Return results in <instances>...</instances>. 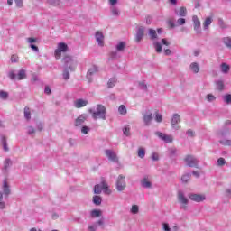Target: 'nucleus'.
Masks as SVG:
<instances>
[{
    "instance_id": "1",
    "label": "nucleus",
    "mask_w": 231,
    "mask_h": 231,
    "mask_svg": "<svg viewBox=\"0 0 231 231\" xmlns=\"http://www.w3.org/2000/svg\"><path fill=\"white\" fill-rule=\"evenodd\" d=\"M92 118L94 120H106V106L97 105V111L92 112Z\"/></svg>"
},
{
    "instance_id": "2",
    "label": "nucleus",
    "mask_w": 231,
    "mask_h": 231,
    "mask_svg": "<svg viewBox=\"0 0 231 231\" xmlns=\"http://www.w3.org/2000/svg\"><path fill=\"white\" fill-rule=\"evenodd\" d=\"M102 189L105 191V194H111V189H109V185L106 182V180L102 179L101 187L99 184L95 185L94 194H101Z\"/></svg>"
},
{
    "instance_id": "3",
    "label": "nucleus",
    "mask_w": 231,
    "mask_h": 231,
    "mask_svg": "<svg viewBox=\"0 0 231 231\" xmlns=\"http://www.w3.org/2000/svg\"><path fill=\"white\" fill-rule=\"evenodd\" d=\"M68 51V45L64 42H60L58 44V49L55 50V57L56 59H60L62 57V52L66 53Z\"/></svg>"
},
{
    "instance_id": "4",
    "label": "nucleus",
    "mask_w": 231,
    "mask_h": 231,
    "mask_svg": "<svg viewBox=\"0 0 231 231\" xmlns=\"http://www.w3.org/2000/svg\"><path fill=\"white\" fill-rule=\"evenodd\" d=\"M177 198H178L179 203L182 205L181 208H183V210H187V205H189V199L185 197V194H183L182 191L178 192Z\"/></svg>"
},
{
    "instance_id": "5",
    "label": "nucleus",
    "mask_w": 231,
    "mask_h": 231,
    "mask_svg": "<svg viewBox=\"0 0 231 231\" xmlns=\"http://www.w3.org/2000/svg\"><path fill=\"white\" fill-rule=\"evenodd\" d=\"M125 177L124 175H119L116 180V189L118 192H122L123 190H125Z\"/></svg>"
},
{
    "instance_id": "6",
    "label": "nucleus",
    "mask_w": 231,
    "mask_h": 231,
    "mask_svg": "<svg viewBox=\"0 0 231 231\" xmlns=\"http://www.w3.org/2000/svg\"><path fill=\"white\" fill-rule=\"evenodd\" d=\"M184 162L187 163L188 167H197L198 160L194 158L192 155H187L184 159Z\"/></svg>"
},
{
    "instance_id": "7",
    "label": "nucleus",
    "mask_w": 231,
    "mask_h": 231,
    "mask_svg": "<svg viewBox=\"0 0 231 231\" xmlns=\"http://www.w3.org/2000/svg\"><path fill=\"white\" fill-rule=\"evenodd\" d=\"M189 198L191 199V201H195L196 203H201V201H205L206 199L205 195L196 193L189 194Z\"/></svg>"
},
{
    "instance_id": "8",
    "label": "nucleus",
    "mask_w": 231,
    "mask_h": 231,
    "mask_svg": "<svg viewBox=\"0 0 231 231\" xmlns=\"http://www.w3.org/2000/svg\"><path fill=\"white\" fill-rule=\"evenodd\" d=\"M105 154L108 157L110 162H114L115 163L118 162V157L116 156V153H115V152L112 150H106Z\"/></svg>"
},
{
    "instance_id": "9",
    "label": "nucleus",
    "mask_w": 231,
    "mask_h": 231,
    "mask_svg": "<svg viewBox=\"0 0 231 231\" xmlns=\"http://www.w3.org/2000/svg\"><path fill=\"white\" fill-rule=\"evenodd\" d=\"M193 24H194V30L197 33H201V22L199 21V18H198L196 15L192 17Z\"/></svg>"
},
{
    "instance_id": "10",
    "label": "nucleus",
    "mask_w": 231,
    "mask_h": 231,
    "mask_svg": "<svg viewBox=\"0 0 231 231\" xmlns=\"http://www.w3.org/2000/svg\"><path fill=\"white\" fill-rule=\"evenodd\" d=\"M181 121V117L178 114H174L171 118V127L173 129H180V126H178V124Z\"/></svg>"
},
{
    "instance_id": "11",
    "label": "nucleus",
    "mask_w": 231,
    "mask_h": 231,
    "mask_svg": "<svg viewBox=\"0 0 231 231\" xmlns=\"http://www.w3.org/2000/svg\"><path fill=\"white\" fill-rule=\"evenodd\" d=\"M157 136L161 138V140H163L166 143H172V136L167 135L162 132H157L156 133Z\"/></svg>"
},
{
    "instance_id": "12",
    "label": "nucleus",
    "mask_w": 231,
    "mask_h": 231,
    "mask_svg": "<svg viewBox=\"0 0 231 231\" xmlns=\"http://www.w3.org/2000/svg\"><path fill=\"white\" fill-rule=\"evenodd\" d=\"M86 106H88V100L86 99H76L74 101V106L76 107V109L86 107Z\"/></svg>"
},
{
    "instance_id": "13",
    "label": "nucleus",
    "mask_w": 231,
    "mask_h": 231,
    "mask_svg": "<svg viewBox=\"0 0 231 231\" xmlns=\"http://www.w3.org/2000/svg\"><path fill=\"white\" fill-rule=\"evenodd\" d=\"M86 120H88V116L86 114H82L81 116H79L75 121L76 127H79V125H82V124H84Z\"/></svg>"
},
{
    "instance_id": "14",
    "label": "nucleus",
    "mask_w": 231,
    "mask_h": 231,
    "mask_svg": "<svg viewBox=\"0 0 231 231\" xmlns=\"http://www.w3.org/2000/svg\"><path fill=\"white\" fill-rule=\"evenodd\" d=\"M96 41L98 42L99 46H104V34L97 31L96 32Z\"/></svg>"
},
{
    "instance_id": "15",
    "label": "nucleus",
    "mask_w": 231,
    "mask_h": 231,
    "mask_svg": "<svg viewBox=\"0 0 231 231\" xmlns=\"http://www.w3.org/2000/svg\"><path fill=\"white\" fill-rule=\"evenodd\" d=\"M62 62L66 64V66H69L70 69H73L71 67L73 66V59L70 56H65L62 59Z\"/></svg>"
},
{
    "instance_id": "16",
    "label": "nucleus",
    "mask_w": 231,
    "mask_h": 231,
    "mask_svg": "<svg viewBox=\"0 0 231 231\" xmlns=\"http://www.w3.org/2000/svg\"><path fill=\"white\" fill-rule=\"evenodd\" d=\"M142 39H143V27H139V29L137 30L135 41L136 42H140Z\"/></svg>"
},
{
    "instance_id": "17",
    "label": "nucleus",
    "mask_w": 231,
    "mask_h": 231,
    "mask_svg": "<svg viewBox=\"0 0 231 231\" xmlns=\"http://www.w3.org/2000/svg\"><path fill=\"white\" fill-rule=\"evenodd\" d=\"M3 192L5 196H10V186H8V182L4 180V185H3Z\"/></svg>"
},
{
    "instance_id": "18",
    "label": "nucleus",
    "mask_w": 231,
    "mask_h": 231,
    "mask_svg": "<svg viewBox=\"0 0 231 231\" xmlns=\"http://www.w3.org/2000/svg\"><path fill=\"white\" fill-rule=\"evenodd\" d=\"M176 15H179L180 17H186L187 16V8L185 7H180L179 9V12L175 10Z\"/></svg>"
},
{
    "instance_id": "19",
    "label": "nucleus",
    "mask_w": 231,
    "mask_h": 231,
    "mask_svg": "<svg viewBox=\"0 0 231 231\" xmlns=\"http://www.w3.org/2000/svg\"><path fill=\"white\" fill-rule=\"evenodd\" d=\"M212 24V17H207L203 23L204 30H208V26Z\"/></svg>"
},
{
    "instance_id": "20",
    "label": "nucleus",
    "mask_w": 231,
    "mask_h": 231,
    "mask_svg": "<svg viewBox=\"0 0 231 231\" xmlns=\"http://www.w3.org/2000/svg\"><path fill=\"white\" fill-rule=\"evenodd\" d=\"M23 113H24V118H26L27 120L32 119V111H30V107L25 106Z\"/></svg>"
},
{
    "instance_id": "21",
    "label": "nucleus",
    "mask_w": 231,
    "mask_h": 231,
    "mask_svg": "<svg viewBox=\"0 0 231 231\" xmlns=\"http://www.w3.org/2000/svg\"><path fill=\"white\" fill-rule=\"evenodd\" d=\"M152 120V115L151 113L143 116V122L146 125H149Z\"/></svg>"
},
{
    "instance_id": "22",
    "label": "nucleus",
    "mask_w": 231,
    "mask_h": 231,
    "mask_svg": "<svg viewBox=\"0 0 231 231\" xmlns=\"http://www.w3.org/2000/svg\"><path fill=\"white\" fill-rule=\"evenodd\" d=\"M189 68H190L191 71H193V73L199 72V65L196 62L191 63Z\"/></svg>"
},
{
    "instance_id": "23",
    "label": "nucleus",
    "mask_w": 231,
    "mask_h": 231,
    "mask_svg": "<svg viewBox=\"0 0 231 231\" xmlns=\"http://www.w3.org/2000/svg\"><path fill=\"white\" fill-rule=\"evenodd\" d=\"M142 187H144L145 189H151L152 184L151 181H149V180H147V178H144L142 181H141Z\"/></svg>"
},
{
    "instance_id": "24",
    "label": "nucleus",
    "mask_w": 231,
    "mask_h": 231,
    "mask_svg": "<svg viewBox=\"0 0 231 231\" xmlns=\"http://www.w3.org/2000/svg\"><path fill=\"white\" fill-rule=\"evenodd\" d=\"M149 36L152 41H154V39H158V34L156 33V30L149 29Z\"/></svg>"
},
{
    "instance_id": "25",
    "label": "nucleus",
    "mask_w": 231,
    "mask_h": 231,
    "mask_svg": "<svg viewBox=\"0 0 231 231\" xmlns=\"http://www.w3.org/2000/svg\"><path fill=\"white\" fill-rule=\"evenodd\" d=\"M24 79H26V71L24 69H21L18 72L17 79L18 80H24Z\"/></svg>"
},
{
    "instance_id": "26",
    "label": "nucleus",
    "mask_w": 231,
    "mask_h": 231,
    "mask_svg": "<svg viewBox=\"0 0 231 231\" xmlns=\"http://www.w3.org/2000/svg\"><path fill=\"white\" fill-rule=\"evenodd\" d=\"M222 73H228V71H230V66L226 63H222L220 65Z\"/></svg>"
},
{
    "instance_id": "27",
    "label": "nucleus",
    "mask_w": 231,
    "mask_h": 231,
    "mask_svg": "<svg viewBox=\"0 0 231 231\" xmlns=\"http://www.w3.org/2000/svg\"><path fill=\"white\" fill-rule=\"evenodd\" d=\"M93 203L94 205H102V197L97 195L94 196Z\"/></svg>"
},
{
    "instance_id": "28",
    "label": "nucleus",
    "mask_w": 231,
    "mask_h": 231,
    "mask_svg": "<svg viewBox=\"0 0 231 231\" xmlns=\"http://www.w3.org/2000/svg\"><path fill=\"white\" fill-rule=\"evenodd\" d=\"M137 155L139 158H142V159L145 158V149L140 147L137 151Z\"/></svg>"
},
{
    "instance_id": "29",
    "label": "nucleus",
    "mask_w": 231,
    "mask_h": 231,
    "mask_svg": "<svg viewBox=\"0 0 231 231\" xmlns=\"http://www.w3.org/2000/svg\"><path fill=\"white\" fill-rule=\"evenodd\" d=\"M91 216L93 217H100V216H102V211L98 209H94L91 211Z\"/></svg>"
},
{
    "instance_id": "30",
    "label": "nucleus",
    "mask_w": 231,
    "mask_h": 231,
    "mask_svg": "<svg viewBox=\"0 0 231 231\" xmlns=\"http://www.w3.org/2000/svg\"><path fill=\"white\" fill-rule=\"evenodd\" d=\"M116 85V79H115V78L110 79L107 82V86L109 88H115Z\"/></svg>"
},
{
    "instance_id": "31",
    "label": "nucleus",
    "mask_w": 231,
    "mask_h": 231,
    "mask_svg": "<svg viewBox=\"0 0 231 231\" xmlns=\"http://www.w3.org/2000/svg\"><path fill=\"white\" fill-rule=\"evenodd\" d=\"M125 48V42H120L117 45H116V50L117 51H124Z\"/></svg>"
},
{
    "instance_id": "32",
    "label": "nucleus",
    "mask_w": 231,
    "mask_h": 231,
    "mask_svg": "<svg viewBox=\"0 0 231 231\" xmlns=\"http://www.w3.org/2000/svg\"><path fill=\"white\" fill-rule=\"evenodd\" d=\"M95 73H98V68H97L96 66H93L88 69V75H95Z\"/></svg>"
},
{
    "instance_id": "33",
    "label": "nucleus",
    "mask_w": 231,
    "mask_h": 231,
    "mask_svg": "<svg viewBox=\"0 0 231 231\" xmlns=\"http://www.w3.org/2000/svg\"><path fill=\"white\" fill-rule=\"evenodd\" d=\"M120 115H127V108H125V106L121 105L118 108Z\"/></svg>"
},
{
    "instance_id": "34",
    "label": "nucleus",
    "mask_w": 231,
    "mask_h": 231,
    "mask_svg": "<svg viewBox=\"0 0 231 231\" xmlns=\"http://www.w3.org/2000/svg\"><path fill=\"white\" fill-rule=\"evenodd\" d=\"M123 133L125 136H131V127L125 126L123 129Z\"/></svg>"
},
{
    "instance_id": "35",
    "label": "nucleus",
    "mask_w": 231,
    "mask_h": 231,
    "mask_svg": "<svg viewBox=\"0 0 231 231\" xmlns=\"http://www.w3.org/2000/svg\"><path fill=\"white\" fill-rule=\"evenodd\" d=\"M226 163V161H225V158L220 157L217 161V165H218V167H223V165H225Z\"/></svg>"
},
{
    "instance_id": "36",
    "label": "nucleus",
    "mask_w": 231,
    "mask_h": 231,
    "mask_svg": "<svg viewBox=\"0 0 231 231\" xmlns=\"http://www.w3.org/2000/svg\"><path fill=\"white\" fill-rule=\"evenodd\" d=\"M190 180V174H185L181 177L182 183H188Z\"/></svg>"
},
{
    "instance_id": "37",
    "label": "nucleus",
    "mask_w": 231,
    "mask_h": 231,
    "mask_svg": "<svg viewBox=\"0 0 231 231\" xmlns=\"http://www.w3.org/2000/svg\"><path fill=\"white\" fill-rule=\"evenodd\" d=\"M2 143L4 151H5V152H8V144L6 143V137H2Z\"/></svg>"
},
{
    "instance_id": "38",
    "label": "nucleus",
    "mask_w": 231,
    "mask_h": 231,
    "mask_svg": "<svg viewBox=\"0 0 231 231\" xmlns=\"http://www.w3.org/2000/svg\"><path fill=\"white\" fill-rule=\"evenodd\" d=\"M167 24H168L169 28H171V29L176 28V23H174V20H172V19H168Z\"/></svg>"
},
{
    "instance_id": "39",
    "label": "nucleus",
    "mask_w": 231,
    "mask_h": 231,
    "mask_svg": "<svg viewBox=\"0 0 231 231\" xmlns=\"http://www.w3.org/2000/svg\"><path fill=\"white\" fill-rule=\"evenodd\" d=\"M224 43L227 48H231V38L230 37L224 38Z\"/></svg>"
},
{
    "instance_id": "40",
    "label": "nucleus",
    "mask_w": 231,
    "mask_h": 231,
    "mask_svg": "<svg viewBox=\"0 0 231 231\" xmlns=\"http://www.w3.org/2000/svg\"><path fill=\"white\" fill-rule=\"evenodd\" d=\"M219 143H221V145H225L226 147H230L231 145V140H222L219 141Z\"/></svg>"
},
{
    "instance_id": "41",
    "label": "nucleus",
    "mask_w": 231,
    "mask_h": 231,
    "mask_svg": "<svg viewBox=\"0 0 231 231\" xmlns=\"http://www.w3.org/2000/svg\"><path fill=\"white\" fill-rule=\"evenodd\" d=\"M217 88L218 91H223V89L225 88V84L223 83V81H218L217 83Z\"/></svg>"
},
{
    "instance_id": "42",
    "label": "nucleus",
    "mask_w": 231,
    "mask_h": 231,
    "mask_svg": "<svg viewBox=\"0 0 231 231\" xmlns=\"http://www.w3.org/2000/svg\"><path fill=\"white\" fill-rule=\"evenodd\" d=\"M154 46H155V50H156L157 53H162V43L155 42Z\"/></svg>"
},
{
    "instance_id": "43",
    "label": "nucleus",
    "mask_w": 231,
    "mask_h": 231,
    "mask_svg": "<svg viewBox=\"0 0 231 231\" xmlns=\"http://www.w3.org/2000/svg\"><path fill=\"white\" fill-rule=\"evenodd\" d=\"M185 23H187L185 18H179L177 20V26H183V24H185Z\"/></svg>"
},
{
    "instance_id": "44",
    "label": "nucleus",
    "mask_w": 231,
    "mask_h": 231,
    "mask_svg": "<svg viewBox=\"0 0 231 231\" xmlns=\"http://www.w3.org/2000/svg\"><path fill=\"white\" fill-rule=\"evenodd\" d=\"M6 207L5 201H3V193L0 192V209H4Z\"/></svg>"
},
{
    "instance_id": "45",
    "label": "nucleus",
    "mask_w": 231,
    "mask_h": 231,
    "mask_svg": "<svg viewBox=\"0 0 231 231\" xmlns=\"http://www.w3.org/2000/svg\"><path fill=\"white\" fill-rule=\"evenodd\" d=\"M12 165V161L10 159H6L4 162V169H8Z\"/></svg>"
},
{
    "instance_id": "46",
    "label": "nucleus",
    "mask_w": 231,
    "mask_h": 231,
    "mask_svg": "<svg viewBox=\"0 0 231 231\" xmlns=\"http://www.w3.org/2000/svg\"><path fill=\"white\" fill-rule=\"evenodd\" d=\"M224 100L226 104H231V95L227 94L224 97Z\"/></svg>"
},
{
    "instance_id": "47",
    "label": "nucleus",
    "mask_w": 231,
    "mask_h": 231,
    "mask_svg": "<svg viewBox=\"0 0 231 231\" xmlns=\"http://www.w3.org/2000/svg\"><path fill=\"white\" fill-rule=\"evenodd\" d=\"M27 134H35V128H33L32 126H28L27 127Z\"/></svg>"
},
{
    "instance_id": "48",
    "label": "nucleus",
    "mask_w": 231,
    "mask_h": 231,
    "mask_svg": "<svg viewBox=\"0 0 231 231\" xmlns=\"http://www.w3.org/2000/svg\"><path fill=\"white\" fill-rule=\"evenodd\" d=\"M138 211H139L138 206L136 205L132 206V209H131L132 214H138Z\"/></svg>"
},
{
    "instance_id": "49",
    "label": "nucleus",
    "mask_w": 231,
    "mask_h": 231,
    "mask_svg": "<svg viewBox=\"0 0 231 231\" xmlns=\"http://www.w3.org/2000/svg\"><path fill=\"white\" fill-rule=\"evenodd\" d=\"M0 98H4V99L8 98V92L0 91Z\"/></svg>"
},
{
    "instance_id": "50",
    "label": "nucleus",
    "mask_w": 231,
    "mask_h": 231,
    "mask_svg": "<svg viewBox=\"0 0 231 231\" xmlns=\"http://www.w3.org/2000/svg\"><path fill=\"white\" fill-rule=\"evenodd\" d=\"M11 62H19V56L14 54L11 56Z\"/></svg>"
},
{
    "instance_id": "51",
    "label": "nucleus",
    "mask_w": 231,
    "mask_h": 231,
    "mask_svg": "<svg viewBox=\"0 0 231 231\" xmlns=\"http://www.w3.org/2000/svg\"><path fill=\"white\" fill-rule=\"evenodd\" d=\"M207 98H208V102H214V100H216V97H214V95H212V94H208L207 96Z\"/></svg>"
},
{
    "instance_id": "52",
    "label": "nucleus",
    "mask_w": 231,
    "mask_h": 231,
    "mask_svg": "<svg viewBox=\"0 0 231 231\" xmlns=\"http://www.w3.org/2000/svg\"><path fill=\"white\" fill-rule=\"evenodd\" d=\"M63 79L65 80H69V71L64 70V72H63Z\"/></svg>"
},
{
    "instance_id": "53",
    "label": "nucleus",
    "mask_w": 231,
    "mask_h": 231,
    "mask_svg": "<svg viewBox=\"0 0 231 231\" xmlns=\"http://www.w3.org/2000/svg\"><path fill=\"white\" fill-rule=\"evenodd\" d=\"M88 132H89V127H88V126H83V127L81 128V133H82L83 134H88Z\"/></svg>"
},
{
    "instance_id": "54",
    "label": "nucleus",
    "mask_w": 231,
    "mask_h": 231,
    "mask_svg": "<svg viewBox=\"0 0 231 231\" xmlns=\"http://www.w3.org/2000/svg\"><path fill=\"white\" fill-rule=\"evenodd\" d=\"M152 160H153V162H158V160H160L158 153H152Z\"/></svg>"
},
{
    "instance_id": "55",
    "label": "nucleus",
    "mask_w": 231,
    "mask_h": 231,
    "mask_svg": "<svg viewBox=\"0 0 231 231\" xmlns=\"http://www.w3.org/2000/svg\"><path fill=\"white\" fill-rule=\"evenodd\" d=\"M15 3L18 8H23V0H15Z\"/></svg>"
},
{
    "instance_id": "56",
    "label": "nucleus",
    "mask_w": 231,
    "mask_h": 231,
    "mask_svg": "<svg viewBox=\"0 0 231 231\" xmlns=\"http://www.w3.org/2000/svg\"><path fill=\"white\" fill-rule=\"evenodd\" d=\"M155 120H156V122H162V115L156 114Z\"/></svg>"
},
{
    "instance_id": "57",
    "label": "nucleus",
    "mask_w": 231,
    "mask_h": 231,
    "mask_svg": "<svg viewBox=\"0 0 231 231\" xmlns=\"http://www.w3.org/2000/svg\"><path fill=\"white\" fill-rule=\"evenodd\" d=\"M27 42H28L30 44H33V42H37V39H35V38H28V39H27Z\"/></svg>"
},
{
    "instance_id": "58",
    "label": "nucleus",
    "mask_w": 231,
    "mask_h": 231,
    "mask_svg": "<svg viewBox=\"0 0 231 231\" xmlns=\"http://www.w3.org/2000/svg\"><path fill=\"white\" fill-rule=\"evenodd\" d=\"M49 5H59V0H47Z\"/></svg>"
},
{
    "instance_id": "59",
    "label": "nucleus",
    "mask_w": 231,
    "mask_h": 231,
    "mask_svg": "<svg viewBox=\"0 0 231 231\" xmlns=\"http://www.w3.org/2000/svg\"><path fill=\"white\" fill-rule=\"evenodd\" d=\"M218 24L220 27L225 28V22H223V19H218Z\"/></svg>"
},
{
    "instance_id": "60",
    "label": "nucleus",
    "mask_w": 231,
    "mask_h": 231,
    "mask_svg": "<svg viewBox=\"0 0 231 231\" xmlns=\"http://www.w3.org/2000/svg\"><path fill=\"white\" fill-rule=\"evenodd\" d=\"M163 230L164 231H171V227H169V224H163Z\"/></svg>"
},
{
    "instance_id": "61",
    "label": "nucleus",
    "mask_w": 231,
    "mask_h": 231,
    "mask_svg": "<svg viewBox=\"0 0 231 231\" xmlns=\"http://www.w3.org/2000/svg\"><path fill=\"white\" fill-rule=\"evenodd\" d=\"M9 79H11L12 80H14V79H15V73L14 71H11L9 73Z\"/></svg>"
},
{
    "instance_id": "62",
    "label": "nucleus",
    "mask_w": 231,
    "mask_h": 231,
    "mask_svg": "<svg viewBox=\"0 0 231 231\" xmlns=\"http://www.w3.org/2000/svg\"><path fill=\"white\" fill-rule=\"evenodd\" d=\"M31 48H32V50H33L34 51H39V47H37V46L34 45V44H31Z\"/></svg>"
},
{
    "instance_id": "63",
    "label": "nucleus",
    "mask_w": 231,
    "mask_h": 231,
    "mask_svg": "<svg viewBox=\"0 0 231 231\" xmlns=\"http://www.w3.org/2000/svg\"><path fill=\"white\" fill-rule=\"evenodd\" d=\"M45 93L46 95H50V93H51V88H50V87H45Z\"/></svg>"
},
{
    "instance_id": "64",
    "label": "nucleus",
    "mask_w": 231,
    "mask_h": 231,
    "mask_svg": "<svg viewBox=\"0 0 231 231\" xmlns=\"http://www.w3.org/2000/svg\"><path fill=\"white\" fill-rule=\"evenodd\" d=\"M112 14H113V15H118V11H117V9H116V8H113V9H112Z\"/></svg>"
}]
</instances>
